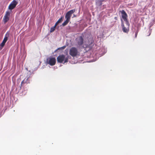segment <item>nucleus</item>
Wrapping results in <instances>:
<instances>
[{"instance_id": "1a4fd4ad", "label": "nucleus", "mask_w": 155, "mask_h": 155, "mask_svg": "<svg viewBox=\"0 0 155 155\" xmlns=\"http://www.w3.org/2000/svg\"><path fill=\"white\" fill-rule=\"evenodd\" d=\"M122 17L125 22H128L127 19V15L126 13L124 10L120 11Z\"/></svg>"}, {"instance_id": "6ab92c4d", "label": "nucleus", "mask_w": 155, "mask_h": 155, "mask_svg": "<svg viewBox=\"0 0 155 155\" xmlns=\"http://www.w3.org/2000/svg\"><path fill=\"white\" fill-rule=\"evenodd\" d=\"M104 0H100L101 1V2H103V1H104Z\"/></svg>"}, {"instance_id": "dca6fc26", "label": "nucleus", "mask_w": 155, "mask_h": 155, "mask_svg": "<svg viewBox=\"0 0 155 155\" xmlns=\"http://www.w3.org/2000/svg\"><path fill=\"white\" fill-rule=\"evenodd\" d=\"M138 31H137L136 32H135V37L136 38L137 37V34H138Z\"/></svg>"}, {"instance_id": "f3484780", "label": "nucleus", "mask_w": 155, "mask_h": 155, "mask_svg": "<svg viewBox=\"0 0 155 155\" xmlns=\"http://www.w3.org/2000/svg\"><path fill=\"white\" fill-rule=\"evenodd\" d=\"M30 75H31V74H30L28 75L27 76V78H28V77H29V78L30 77Z\"/></svg>"}, {"instance_id": "6e6552de", "label": "nucleus", "mask_w": 155, "mask_h": 155, "mask_svg": "<svg viewBox=\"0 0 155 155\" xmlns=\"http://www.w3.org/2000/svg\"><path fill=\"white\" fill-rule=\"evenodd\" d=\"M48 63L51 66L54 65L56 63V59L54 58H49L48 59Z\"/></svg>"}, {"instance_id": "a211bd4d", "label": "nucleus", "mask_w": 155, "mask_h": 155, "mask_svg": "<svg viewBox=\"0 0 155 155\" xmlns=\"http://www.w3.org/2000/svg\"><path fill=\"white\" fill-rule=\"evenodd\" d=\"M114 19L117 20V17H115Z\"/></svg>"}, {"instance_id": "7ed1b4c3", "label": "nucleus", "mask_w": 155, "mask_h": 155, "mask_svg": "<svg viewBox=\"0 0 155 155\" xmlns=\"http://www.w3.org/2000/svg\"><path fill=\"white\" fill-rule=\"evenodd\" d=\"M58 62L61 63L64 61V64L68 61V57L65 58V56L64 54L59 55L57 58Z\"/></svg>"}, {"instance_id": "f257e3e1", "label": "nucleus", "mask_w": 155, "mask_h": 155, "mask_svg": "<svg viewBox=\"0 0 155 155\" xmlns=\"http://www.w3.org/2000/svg\"><path fill=\"white\" fill-rule=\"evenodd\" d=\"M88 41L87 42L84 41L85 47L83 45L84 43V39L82 36H79L76 39V45L78 47L82 46L83 48H87L90 47L94 42L93 38L91 35L87 37Z\"/></svg>"}, {"instance_id": "2eb2a0df", "label": "nucleus", "mask_w": 155, "mask_h": 155, "mask_svg": "<svg viewBox=\"0 0 155 155\" xmlns=\"http://www.w3.org/2000/svg\"><path fill=\"white\" fill-rule=\"evenodd\" d=\"M4 46H2L1 44H0V51L2 49Z\"/></svg>"}, {"instance_id": "4468645a", "label": "nucleus", "mask_w": 155, "mask_h": 155, "mask_svg": "<svg viewBox=\"0 0 155 155\" xmlns=\"http://www.w3.org/2000/svg\"><path fill=\"white\" fill-rule=\"evenodd\" d=\"M66 47V46H63L61 48H58V49L60 50V49H64Z\"/></svg>"}, {"instance_id": "ddd939ff", "label": "nucleus", "mask_w": 155, "mask_h": 155, "mask_svg": "<svg viewBox=\"0 0 155 155\" xmlns=\"http://www.w3.org/2000/svg\"><path fill=\"white\" fill-rule=\"evenodd\" d=\"M56 26L57 25L55 24L54 27H51L50 29V32H52L54 31L55 30Z\"/></svg>"}, {"instance_id": "f03ea898", "label": "nucleus", "mask_w": 155, "mask_h": 155, "mask_svg": "<svg viewBox=\"0 0 155 155\" xmlns=\"http://www.w3.org/2000/svg\"><path fill=\"white\" fill-rule=\"evenodd\" d=\"M75 11V9H73L69 11L67 13L65 16L66 20L62 24V25L63 26H65L68 24L70 20L71 15Z\"/></svg>"}, {"instance_id": "9d476101", "label": "nucleus", "mask_w": 155, "mask_h": 155, "mask_svg": "<svg viewBox=\"0 0 155 155\" xmlns=\"http://www.w3.org/2000/svg\"><path fill=\"white\" fill-rule=\"evenodd\" d=\"M17 2L15 0H14L8 6V9L12 10L13 9L17 4Z\"/></svg>"}, {"instance_id": "39448f33", "label": "nucleus", "mask_w": 155, "mask_h": 155, "mask_svg": "<svg viewBox=\"0 0 155 155\" xmlns=\"http://www.w3.org/2000/svg\"><path fill=\"white\" fill-rule=\"evenodd\" d=\"M126 25L122 21L121 26L123 31L125 33H127L129 30L130 24L129 22H125Z\"/></svg>"}, {"instance_id": "0eeeda50", "label": "nucleus", "mask_w": 155, "mask_h": 155, "mask_svg": "<svg viewBox=\"0 0 155 155\" xmlns=\"http://www.w3.org/2000/svg\"><path fill=\"white\" fill-rule=\"evenodd\" d=\"M29 79V77H28L27 78L26 80H24L22 81L21 82V85L20 87V88H21V87H28L27 84L28 83H29V81L28 80Z\"/></svg>"}, {"instance_id": "9b49d317", "label": "nucleus", "mask_w": 155, "mask_h": 155, "mask_svg": "<svg viewBox=\"0 0 155 155\" xmlns=\"http://www.w3.org/2000/svg\"><path fill=\"white\" fill-rule=\"evenodd\" d=\"M8 35H7V34L5 35V36L3 40L2 43H1V45L2 46H4L5 45L8 39Z\"/></svg>"}, {"instance_id": "423d86ee", "label": "nucleus", "mask_w": 155, "mask_h": 155, "mask_svg": "<svg viewBox=\"0 0 155 155\" xmlns=\"http://www.w3.org/2000/svg\"><path fill=\"white\" fill-rule=\"evenodd\" d=\"M10 13L11 12L9 11L6 12L3 19L4 24H5L9 20Z\"/></svg>"}, {"instance_id": "20e7f679", "label": "nucleus", "mask_w": 155, "mask_h": 155, "mask_svg": "<svg viewBox=\"0 0 155 155\" xmlns=\"http://www.w3.org/2000/svg\"><path fill=\"white\" fill-rule=\"evenodd\" d=\"M69 54L73 57L76 56L78 54V49L75 47H72L69 50Z\"/></svg>"}, {"instance_id": "f8f14e48", "label": "nucleus", "mask_w": 155, "mask_h": 155, "mask_svg": "<svg viewBox=\"0 0 155 155\" xmlns=\"http://www.w3.org/2000/svg\"><path fill=\"white\" fill-rule=\"evenodd\" d=\"M63 20V17H61L60 18L57 22L55 24V25H57L59 23H61Z\"/></svg>"}]
</instances>
